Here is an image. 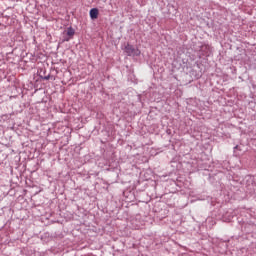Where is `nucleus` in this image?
<instances>
[{
  "label": "nucleus",
  "mask_w": 256,
  "mask_h": 256,
  "mask_svg": "<svg viewBox=\"0 0 256 256\" xmlns=\"http://www.w3.org/2000/svg\"><path fill=\"white\" fill-rule=\"evenodd\" d=\"M98 17H99V9H97V8H92V9L90 10V18L93 19V20H95V19H97Z\"/></svg>",
  "instance_id": "obj_3"
},
{
  "label": "nucleus",
  "mask_w": 256,
  "mask_h": 256,
  "mask_svg": "<svg viewBox=\"0 0 256 256\" xmlns=\"http://www.w3.org/2000/svg\"><path fill=\"white\" fill-rule=\"evenodd\" d=\"M64 33H66V35L68 36L64 38V41H71V39H73V36L75 35V29L69 27Z\"/></svg>",
  "instance_id": "obj_2"
},
{
  "label": "nucleus",
  "mask_w": 256,
  "mask_h": 256,
  "mask_svg": "<svg viewBox=\"0 0 256 256\" xmlns=\"http://www.w3.org/2000/svg\"><path fill=\"white\" fill-rule=\"evenodd\" d=\"M125 52L127 53V55L129 57H139V55H141V50H139L138 48L133 47V45L128 44L125 47Z\"/></svg>",
  "instance_id": "obj_1"
}]
</instances>
